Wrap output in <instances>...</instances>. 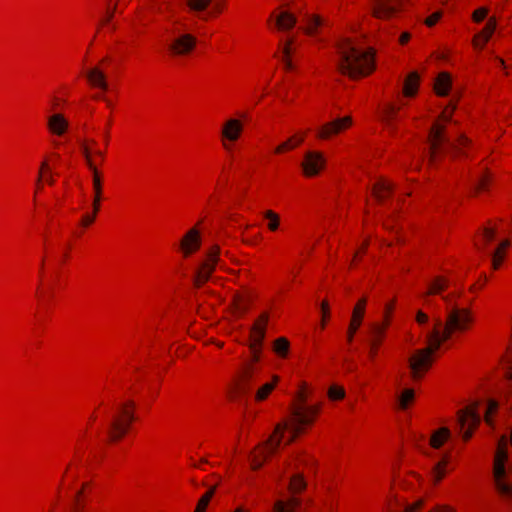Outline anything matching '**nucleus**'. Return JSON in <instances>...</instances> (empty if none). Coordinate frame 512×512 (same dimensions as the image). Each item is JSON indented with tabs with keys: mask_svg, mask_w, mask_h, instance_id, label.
Here are the masks:
<instances>
[{
	"mask_svg": "<svg viewBox=\"0 0 512 512\" xmlns=\"http://www.w3.org/2000/svg\"><path fill=\"white\" fill-rule=\"evenodd\" d=\"M443 300L448 305L445 321L436 319L433 330L427 335V347L416 351L408 360L411 377L414 380L420 379L429 369L433 361L432 355L442 343L453 334L466 331L472 321L467 309L451 304L450 296H443Z\"/></svg>",
	"mask_w": 512,
	"mask_h": 512,
	"instance_id": "1",
	"label": "nucleus"
},
{
	"mask_svg": "<svg viewBox=\"0 0 512 512\" xmlns=\"http://www.w3.org/2000/svg\"><path fill=\"white\" fill-rule=\"evenodd\" d=\"M317 413L318 408L315 406H296L292 411L291 420L278 423L275 426L273 434L260 446V452H253L251 454V468L253 470L260 469L267 455L277 451L284 437L285 430L291 432V436L286 441V444H291L295 438L302 433L303 426L310 425L314 421Z\"/></svg>",
	"mask_w": 512,
	"mask_h": 512,
	"instance_id": "2",
	"label": "nucleus"
},
{
	"mask_svg": "<svg viewBox=\"0 0 512 512\" xmlns=\"http://www.w3.org/2000/svg\"><path fill=\"white\" fill-rule=\"evenodd\" d=\"M376 51L355 47L350 40H343L338 46L337 71L351 80L370 76L376 69Z\"/></svg>",
	"mask_w": 512,
	"mask_h": 512,
	"instance_id": "3",
	"label": "nucleus"
},
{
	"mask_svg": "<svg viewBox=\"0 0 512 512\" xmlns=\"http://www.w3.org/2000/svg\"><path fill=\"white\" fill-rule=\"evenodd\" d=\"M267 323L268 314L263 313L250 329L249 348L251 351V360L246 362L239 372L238 390L241 394H245L249 391L250 384L258 371L256 363L260 360L261 347L266 335Z\"/></svg>",
	"mask_w": 512,
	"mask_h": 512,
	"instance_id": "4",
	"label": "nucleus"
},
{
	"mask_svg": "<svg viewBox=\"0 0 512 512\" xmlns=\"http://www.w3.org/2000/svg\"><path fill=\"white\" fill-rule=\"evenodd\" d=\"M135 403L131 400L117 406L108 424V435L111 441L120 440L129 430L134 421Z\"/></svg>",
	"mask_w": 512,
	"mask_h": 512,
	"instance_id": "5",
	"label": "nucleus"
},
{
	"mask_svg": "<svg viewBox=\"0 0 512 512\" xmlns=\"http://www.w3.org/2000/svg\"><path fill=\"white\" fill-rule=\"evenodd\" d=\"M205 219H198L178 239L177 252L182 256H193L201 251L204 241Z\"/></svg>",
	"mask_w": 512,
	"mask_h": 512,
	"instance_id": "6",
	"label": "nucleus"
},
{
	"mask_svg": "<svg viewBox=\"0 0 512 512\" xmlns=\"http://www.w3.org/2000/svg\"><path fill=\"white\" fill-rule=\"evenodd\" d=\"M428 164L438 166L445 159L448 152V138L446 132H441L438 126H431L428 137Z\"/></svg>",
	"mask_w": 512,
	"mask_h": 512,
	"instance_id": "7",
	"label": "nucleus"
},
{
	"mask_svg": "<svg viewBox=\"0 0 512 512\" xmlns=\"http://www.w3.org/2000/svg\"><path fill=\"white\" fill-rule=\"evenodd\" d=\"M245 131V122L239 118L224 120L219 130V142L226 152L232 151L235 144L241 140Z\"/></svg>",
	"mask_w": 512,
	"mask_h": 512,
	"instance_id": "8",
	"label": "nucleus"
},
{
	"mask_svg": "<svg viewBox=\"0 0 512 512\" xmlns=\"http://www.w3.org/2000/svg\"><path fill=\"white\" fill-rule=\"evenodd\" d=\"M198 44L196 35L183 33L172 38L167 45V54L171 59H187L191 57Z\"/></svg>",
	"mask_w": 512,
	"mask_h": 512,
	"instance_id": "9",
	"label": "nucleus"
},
{
	"mask_svg": "<svg viewBox=\"0 0 512 512\" xmlns=\"http://www.w3.org/2000/svg\"><path fill=\"white\" fill-rule=\"evenodd\" d=\"M354 125V119L351 115H345L333 119L319 126L315 132V138L319 141H329L335 137L347 132Z\"/></svg>",
	"mask_w": 512,
	"mask_h": 512,
	"instance_id": "10",
	"label": "nucleus"
},
{
	"mask_svg": "<svg viewBox=\"0 0 512 512\" xmlns=\"http://www.w3.org/2000/svg\"><path fill=\"white\" fill-rule=\"evenodd\" d=\"M503 222L500 219L488 220L480 227L473 237V245L478 252L484 253L489 250L495 241Z\"/></svg>",
	"mask_w": 512,
	"mask_h": 512,
	"instance_id": "11",
	"label": "nucleus"
},
{
	"mask_svg": "<svg viewBox=\"0 0 512 512\" xmlns=\"http://www.w3.org/2000/svg\"><path fill=\"white\" fill-rule=\"evenodd\" d=\"M326 168L324 153L317 150L304 153L300 162L301 175L306 179H313L321 175Z\"/></svg>",
	"mask_w": 512,
	"mask_h": 512,
	"instance_id": "12",
	"label": "nucleus"
},
{
	"mask_svg": "<svg viewBox=\"0 0 512 512\" xmlns=\"http://www.w3.org/2000/svg\"><path fill=\"white\" fill-rule=\"evenodd\" d=\"M477 405L474 404L470 407L461 410L458 414V424L462 432V437L465 441L469 440L472 436V431L479 425L481 416L477 410Z\"/></svg>",
	"mask_w": 512,
	"mask_h": 512,
	"instance_id": "13",
	"label": "nucleus"
},
{
	"mask_svg": "<svg viewBox=\"0 0 512 512\" xmlns=\"http://www.w3.org/2000/svg\"><path fill=\"white\" fill-rule=\"evenodd\" d=\"M81 150L89 169H99V167L104 164L106 150L101 149L96 140H84L81 145Z\"/></svg>",
	"mask_w": 512,
	"mask_h": 512,
	"instance_id": "14",
	"label": "nucleus"
},
{
	"mask_svg": "<svg viewBox=\"0 0 512 512\" xmlns=\"http://www.w3.org/2000/svg\"><path fill=\"white\" fill-rule=\"evenodd\" d=\"M406 0H374L372 15L375 18L388 20L404 10Z\"/></svg>",
	"mask_w": 512,
	"mask_h": 512,
	"instance_id": "15",
	"label": "nucleus"
},
{
	"mask_svg": "<svg viewBox=\"0 0 512 512\" xmlns=\"http://www.w3.org/2000/svg\"><path fill=\"white\" fill-rule=\"evenodd\" d=\"M268 22L273 23L278 31H288L295 26L297 20L291 12L283 8H276L271 13Z\"/></svg>",
	"mask_w": 512,
	"mask_h": 512,
	"instance_id": "16",
	"label": "nucleus"
},
{
	"mask_svg": "<svg viewBox=\"0 0 512 512\" xmlns=\"http://www.w3.org/2000/svg\"><path fill=\"white\" fill-rule=\"evenodd\" d=\"M86 79L91 89L98 90L97 93H106L108 91L107 76L100 65L91 68L86 74Z\"/></svg>",
	"mask_w": 512,
	"mask_h": 512,
	"instance_id": "17",
	"label": "nucleus"
},
{
	"mask_svg": "<svg viewBox=\"0 0 512 512\" xmlns=\"http://www.w3.org/2000/svg\"><path fill=\"white\" fill-rule=\"evenodd\" d=\"M394 192L393 183L385 178H380L374 182L371 188V195L378 203H384L390 199Z\"/></svg>",
	"mask_w": 512,
	"mask_h": 512,
	"instance_id": "18",
	"label": "nucleus"
},
{
	"mask_svg": "<svg viewBox=\"0 0 512 512\" xmlns=\"http://www.w3.org/2000/svg\"><path fill=\"white\" fill-rule=\"evenodd\" d=\"M497 27L495 17H490L480 32L474 35L472 45L476 49H483L491 39Z\"/></svg>",
	"mask_w": 512,
	"mask_h": 512,
	"instance_id": "19",
	"label": "nucleus"
},
{
	"mask_svg": "<svg viewBox=\"0 0 512 512\" xmlns=\"http://www.w3.org/2000/svg\"><path fill=\"white\" fill-rule=\"evenodd\" d=\"M306 138V132H297L287 138L285 141L278 144L274 150L273 154L276 156L284 155L290 153L300 147Z\"/></svg>",
	"mask_w": 512,
	"mask_h": 512,
	"instance_id": "20",
	"label": "nucleus"
},
{
	"mask_svg": "<svg viewBox=\"0 0 512 512\" xmlns=\"http://www.w3.org/2000/svg\"><path fill=\"white\" fill-rule=\"evenodd\" d=\"M47 130L53 136L62 137L69 130V121L61 113L52 114L47 119Z\"/></svg>",
	"mask_w": 512,
	"mask_h": 512,
	"instance_id": "21",
	"label": "nucleus"
},
{
	"mask_svg": "<svg viewBox=\"0 0 512 512\" xmlns=\"http://www.w3.org/2000/svg\"><path fill=\"white\" fill-rule=\"evenodd\" d=\"M452 88V77L447 71L440 72L433 84V91L438 97H446Z\"/></svg>",
	"mask_w": 512,
	"mask_h": 512,
	"instance_id": "22",
	"label": "nucleus"
},
{
	"mask_svg": "<svg viewBox=\"0 0 512 512\" xmlns=\"http://www.w3.org/2000/svg\"><path fill=\"white\" fill-rule=\"evenodd\" d=\"M51 156H45L40 163L36 190H40L45 184L53 185L54 179L50 165Z\"/></svg>",
	"mask_w": 512,
	"mask_h": 512,
	"instance_id": "23",
	"label": "nucleus"
},
{
	"mask_svg": "<svg viewBox=\"0 0 512 512\" xmlns=\"http://www.w3.org/2000/svg\"><path fill=\"white\" fill-rule=\"evenodd\" d=\"M420 75L417 71L408 73L403 82L402 94L407 98H414L417 96L420 87Z\"/></svg>",
	"mask_w": 512,
	"mask_h": 512,
	"instance_id": "24",
	"label": "nucleus"
},
{
	"mask_svg": "<svg viewBox=\"0 0 512 512\" xmlns=\"http://www.w3.org/2000/svg\"><path fill=\"white\" fill-rule=\"evenodd\" d=\"M493 182H494L493 173L490 170L485 169L481 173L478 181L476 182L473 192H472V195L475 197H479L481 195L489 193V191L491 190V187L493 185Z\"/></svg>",
	"mask_w": 512,
	"mask_h": 512,
	"instance_id": "25",
	"label": "nucleus"
},
{
	"mask_svg": "<svg viewBox=\"0 0 512 512\" xmlns=\"http://www.w3.org/2000/svg\"><path fill=\"white\" fill-rule=\"evenodd\" d=\"M365 305H366V299L363 298L354 307L351 323H350V326L348 329V335H347L348 342H351L353 340L354 333L357 331V329L359 328V326L361 324V320H362L364 310H365Z\"/></svg>",
	"mask_w": 512,
	"mask_h": 512,
	"instance_id": "26",
	"label": "nucleus"
},
{
	"mask_svg": "<svg viewBox=\"0 0 512 512\" xmlns=\"http://www.w3.org/2000/svg\"><path fill=\"white\" fill-rule=\"evenodd\" d=\"M295 51L294 47V39L289 38L287 39L278 49V56L281 59L282 63L284 64V68L287 71H290L293 69V63H292V55Z\"/></svg>",
	"mask_w": 512,
	"mask_h": 512,
	"instance_id": "27",
	"label": "nucleus"
},
{
	"mask_svg": "<svg viewBox=\"0 0 512 512\" xmlns=\"http://www.w3.org/2000/svg\"><path fill=\"white\" fill-rule=\"evenodd\" d=\"M472 141L465 135H460L453 145L451 146L452 159H461L468 157V150L470 149Z\"/></svg>",
	"mask_w": 512,
	"mask_h": 512,
	"instance_id": "28",
	"label": "nucleus"
},
{
	"mask_svg": "<svg viewBox=\"0 0 512 512\" xmlns=\"http://www.w3.org/2000/svg\"><path fill=\"white\" fill-rule=\"evenodd\" d=\"M218 258H207L206 261L202 262L195 270L194 281L195 284L200 286L206 280H208L209 275L217 264Z\"/></svg>",
	"mask_w": 512,
	"mask_h": 512,
	"instance_id": "29",
	"label": "nucleus"
},
{
	"mask_svg": "<svg viewBox=\"0 0 512 512\" xmlns=\"http://www.w3.org/2000/svg\"><path fill=\"white\" fill-rule=\"evenodd\" d=\"M241 240L250 246L258 245L262 240V234L255 225L247 224L242 230Z\"/></svg>",
	"mask_w": 512,
	"mask_h": 512,
	"instance_id": "30",
	"label": "nucleus"
},
{
	"mask_svg": "<svg viewBox=\"0 0 512 512\" xmlns=\"http://www.w3.org/2000/svg\"><path fill=\"white\" fill-rule=\"evenodd\" d=\"M93 174V202L101 204L103 197V174L99 169H90Z\"/></svg>",
	"mask_w": 512,
	"mask_h": 512,
	"instance_id": "31",
	"label": "nucleus"
},
{
	"mask_svg": "<svg viewBox=\"0 0 512 512\" xmlns=\"http://www.w3.org/2000/svg\"><path fill=\"white\" fill-rule=\"evenodd\" d=\"M403 105L400 103H386L383 105L381 110V118L387 124H391L398 116Z\"/></svg>",
	"mask_w": 512,
	"mask_h": 512,
	"instance_id": "32",
	"label": "nucleus"
},
{
	"mask_svg": "<svg viewBox=\"0 0 512 512\" xmlns=\"http://www.w3.org/2000/svg\"><path fill=\"white\" fill-rule=\"evenodd\" d=\"M456 110V106L453 104H448L438 118L434 121L432 126H438L441 129V132H446L447 124L450 122L454 112Z\"/></svg>",
	"mask_w": 512,
	"mask_h": 512,
	"instance_id": "33",
	"label": "nucleus"
},
{
	"mask_svg": "<svg viewBox=\"0 0 512 512\" xmlns=\"http://www.w3.org/2000/svg\"><path fill=\"white\" fill-rule=\"evenodd\" d=\"M323 25V19L317 14H311L306 17V24L303 28L304 33L314 36L318 33L319 28Z\"/></svg>",
	"mask_w": 512,
	"mask_h": 512,
	"instance_id": "34",
	"label": "nucleus"
},
{
	"mask_svg": "<svg viewBox=\"0 0 512 512\" xmlns=\"http://www.w3.org/2000/svg\"><path fill=\"white\" fill-rule=\"evenodd\" d=\"M262 217L267 222V229L269 232L274 233L279 230L281 218L276 211L268 209L263 212Z\"/></svg>",
	"mask_w": 512,
	"mask_h": 512,
	"instance_id": "35",
	"label": "nucleus"
},
{
	"mask_svg": "<svg viewBox=\"0 0 512 512\" xmlns=\"http://www.w3.org/2000/svg\"><path fill=\"white\" fill-rule=\"evenodd\" d=\"M101 209V204H97L92 202V210L82 215L79 226L81 228L87 229L92 226L96 220V217Z\"/></svg>",
	"mask_w": 512,
	"mask_h": 512,
	"instance_id": "36",
	"label": "nucleus"
},
{
	"mask_svg": "<svg viewBox=\"0 0 512 512\" xmlns=\"http://www.w3.org/2000/svg\"><path fill=\"white\" fill-rule=\"evenodd\" d=\"M299 504V499L292 496L287 501L278 500L276 501L273 512H296L294 509Z\"/></svg>",
	"mask_w": 512,
	"mask_h": 512,
	"instance_id": "37",
	"label": "nucleus"
},
{
	"mask_svg": "<svg viewBox=\"0 0 512 512\" xmlns=\"http://www.w3.org/2000/svg\"><path fill=\"white\" fill-rule=\"evenodd\" d=\"M449 285V280L443 276H437L429 285V290L426 295L440 294Z\"/></svg>",
	"mask_w": 512,
	"mask_h": 512,
	"instance_id": "38",
	"label": "nucleus"
},
{
	"mask_svg": "<svg viewBox=\"0 0 512 512\" xmlns=\"http://www.w3.org/2000/svg\"><path fill=\"white\" fill-rule=\"evenodd\" d=\"M449 436L450 431L448 428H440L433 433L430 444L433 448H440Z\"/></svg>",
	"mask_w": 512,
	"mask_h": 512,
	"instance_id": "39",
	"label": "nucleus"
},
{
	"mask_svg": "<svg viewBox=\"0 0 512 512\" xmlns=\"http://www.w3.org/2000/svg\"><path fill=\"white\" fill-rule=\"evenodd\" d=\"M151 8L158 14H169L173 11L172 3L169 0H151Z\"/></svg>",
	"mask_w": 512,
	"mask_h": 512,
	"instance_id": "40",
	"label": "nucleus"
},
{
	"mask_svg": "<svg viewBox=\"0 0 512 512\" xmlns=\"http://www.w3.org/2000/svg\"><path fill=\"white\" fill-rule=\"evenodd\" d=\"M383 228L395 235H399L402 227L398 216H390L383 222Z\"/></svg>",
	"mask_w": 512,
	"mask_h": 512,
	"instance_id": "41",
	"label": "nucleus"
},
{
	"mask_svg": "<svg viewBox=\"0 0 512 512\" xmlns=\"http://www.w3.org/2000/svg\"><path fill=\"white\" fill-rule=\"evenodd\" d=\"M212 0H186V5L192 12H203L211 4Z\"/></svg>",
	"mask_w": 512,
	"mask_h": 512,
	"instance_id": "42",
	"label": "nucleus"
},
{
	"mask_svg": "<svg viewBox=\"0 0 512 512\" xmlns=\"http://www.w3.org/2000/svg\"><path fill=\"white\" fill-rule=\"evenodd\" d=\"M227 10V0H212L210 16L217 18Z\"/></svg>",
	"mask_w": 512,
	"mask_h": 512,
	"instance_id": "43",
	"label": "nucleus"
},
{
	"mask_svg": "<svg viewBox=\"0 0 512 512\" xmlns=\"http://www.w3.org/2000/svg\"><path fill=\"white\" fill-rule=\"evenodd\" d=\"M512 241L510 239L501 240L493 250L491 256H506L511 252Z\"/></svg>",
	"mask_w": 512,
	"mask_h": 512,
	"instance_id": "44",
	"label": "nucleus"
},
{
	"mask_svg": "<svg viewBox=\"0 0 512 512\" xmlns=\"http://www.w3.org/2000/svg\"><path fill=\"white\" fill-rule=\"evenodd\" d=\"M306 487V483L305 481L303 480V477L302 475L300 474H296L294 475L291 479H290V482H289V490L292 492V493H298L302 490H304Z\"/></svg>",
	"mask_w": 512,
	"mask_h": 512,
	"instance_id": "45",
	"label": "nucleus"
},
{
	"mask_svg": "<svg viewBox=\"0 0 512 512\" xmlns=\"http://www.w3.org/2000/svg\"><path fill=\"white\" fill-rule=\"evenodd\" d=\"M289 341L284 338L280 337L275 340L274 342V351L281 357H286L289 350Z\"/></svg>",
	"mask_w": 512,
	"mask_h": 512,
	"instance_id": "46",
	"label": "nucleus"
},
{
	"mask_svg": "<svg viewBox=\"0 0 512 512\" xmlns=\"http://www.w3.org/2000/svg\"><path fill=\"white\" fill-rule=\"evenodd\" d=\"M387 325H388L387 322L383 325L377 324V323L371 325V334L374 337L373 342H372L373 345H378L380 343L381 338L384 335V331H385V328L387 327Z\"/></svg>",
	"mask_w": 512,
	"mask_h": 512,
	"instance_id": "47",
	"label": "nucleus"
},
{
	"mask_svg": "<svg viewBox=\"0 0 512 512\" xmlns=\"http://www.w3.org/2000/svg\"><path fill=\"white\" fill-rule=\"evenodd\" d=\"M276 381L277 378L275 377V380L273 382H268L261 386L255 395L256 400H264L269 395V393L274 389Z\"/></svg>",
	"mask_w": 512,
	"mask_h": 512,
	"instance_id": "48",
	"label": "nucleus"
},
{
	"mask_svg": "<svg viewBox=\"0 0 512 512\" xmlns=\"http://www.w3.org/2000/svg\"><path fill=\"white\" fill-rule=\"evenodd\" d=\"M414 399V391L412 389H405L399 396V405L402 409H406L408 404Z\"/></svg>",
	"mask_w": 512,
	"mask_h": 512,
	"instance_id": "49",
	"label": "nucleus"
},
{
	"mask_svg": "<svg viewBox=\"0 0 512 512\" xmlns=\"http://www.w3.org/2000/svg\"><path fill=\"white\" fill-rule=\"evenodd\" d=\"M214 489L207 491L199 500L195 512H204L211 497L213 496Z\"/></svg>",
	"mask_w": 512,
	"mask_h": 512,
	"instance_id": "50",
	"label": "nucleus"
},
{
	"mask_svg": "<svg viewBox=\"0 0 512 512\" xmlns=\"http://www.w3.org/2000/svg\"><path fill=\"white\" fill-rule=\"evenodd\" d=\"M489 13V9L487 7H480L473 11L472 13V20L475 23L482 22Z\"/></svg>",
	"mask_w": 512,
	"mask_h": 512,
	"instance_id": "51",
	"label": "nucleus"
},
{
	"mask_svg": "<svg viewBox=\"0 0 512 512\" xmlns=\"http://www.w3.org/2000/svg\"><path fill=\"white\" fill-rule=\"evenodd\" d=\"M498 409V403L495 400H489L487 403L486 411H485V421L491 425V414H493Z\"/></svg>",
	"mask_w": 512,
	"mask_h": 512,
	"instance_id": "52",
	"label": "nucleus"
},
{
	"mask_svg": "<svg viewBox=\"0 0 512 512\" xmlns=\"http://www.w3.org/2000/svg\"><path fill=\"white\" fill-rule=\"evenodd\" d=\"M328 395L331 400H340L344 398L345 391L342 387L331 386L328 391Z\"/></svg>",
	"mask_w": 512,
	"mask_h": 512,
	"instance_id": "53",
	"label": "nucleus"
},
{
	"mask_svg": "<svg viewBox=\"0 0 512 512\" xmlns=\"http://www.w3.org/2000/svg\"><path fill=\"white\" fill-rule=\"evenodd\" d=\"M113 123H114V118H113L112 113H111L110 116L108 117L107 121H106L105 130H104V143H105V146H108V144L110 142V137H111L110 133H111V129H112Z\"/></svg>",
	"mask_w": 512,
	"mask_h": 512,
	"instance_id": "54",
	"label": "nucleus"
},
{
	"mask_svg": "<svg viewBox=\"0 0 512 512\" xmlns=\"http://www.w3.org/2000/svg\"><path fill=\"white\" fill-rule=\"evenodd\" d=\"M446 464V460L445 461H441L439 463H437L434 468H433V474H434V478H435V481L438 482L442 479V477L444 476L445 474V470H444V466Z\"/></svg>",
	"mask_w": 512,
	"mask_h": 512,
	"instance_id": "55",
	"label": "nucleus"
},
{
	"mask_svg": "<svg viewBox=\"0 0 512 512\" xmlns=\"http://www.w3.org/2000/svg\"><path fill=\"white\" fill-rule=\"evenodd\" d=\"M442 17V13L440 11H436L434 13H432L431 15H429L424 23L427 27H433L434 25H436L439 20L441 19Z\"/></svg>",
	"mask_w": 512,
	"mask_h": 512,
	"instance_id": "56",
	"label": "nucleus"
},
{
	"mask_svg": "<svg viewBox=\"0 0 512 512\" xmlns=\"http://www.w3.org/2000/svg\"><path fill=\"white\" fill-rule=\"evenodd\" d=\"M93 99L94 100H101V101H104L105 104H106V107L108 109L111 110V112L114 110L115 108V102L113 100H111L110 98L106 97L105 93H96L94 96H93Z\"/></svg>",
	"mask_w": 512,
	"mask_h": 512,
	"instance_id": "57",
	"label": "nucleus"
},
{
	"mask_svg": "<svg viewBox=\"0 0 512 512\" xmlns=\"http://www.w3.org/2000/svg\"><path fill=\"white\" fill-rule=\"evenodd\" d=\"M370 245V238H365L358 249L356 250L354 256H362L368 251V247Z\"/></svg>",
	"mask_w": 512,
	"mask_h": 512,
	"instance_id": "58",
	"label": "nucleus"
},
{
	"mask_svg": "<svg viewBox=\"0 0 512 512\" xmlns=\"http://www.w3.org/2000/svg\"><path fill=\"white\" fill-rule=\"evenodd\" d=\"M83 494V488L79 491H77L75 498H74V508L73 512H81L84 508V505L80 502V497Z\"/></svg>",
	"mask_w": 512,
	"mask_h": 512,
	"instance_id": "59",
	"label": "nucleus"
},
{
	"mask_svg": "<svg viewBox=\"0 0 512 512\" xmlns=\"http://www.w3.org/2000/svg\"><path fill=\"white\" fill-rule=\"evenodd\" d=\"M221 252L222 251H221L220 245L217 243H214L209 246L206 256H220Z\"/></svg>",
	"mask_w": 512,
	"mask_h": 512,
	"instance_id": "60",
	"label": "nucleus"
},
{
	"mask_svg": "<svg viewBox=\"0 0 512 512\" xmlns=\"http://www.w3.org/2000/svg\"><path fill=\"white\" fill-rule=\"evenodd\" d=\"M423 505L422 500H417L413 504L407 505L405 507V512H417Z\"/></svg>",
	"mask_w": 512,
	"mask_h": 512,
	"instance_id": "61",
	"label": "nucleus"
},
{
	"mask_svg": "<svg viewBox=\"0 0 512 512\" xmlns=\"http://www.w3.org/2000/svg\"><path fill=\"white\" fill-rule=\"evenodd\" d=\"M411 40V34L409 32H403L400 34L399 36V39H398V43L401 45V46H405L409 43V41Z\"/></svg>",
	"mask_w": 512,
	"mask_h": 512,
	"instance_id": "62",
	"label": "nucleus"
},
{
	"mask_svg": "<svg viewBox=\"0 0 512 512\" xmlns=\"http://www.w3.org/2000/svg\"><path fill=\"white\" fill-rule=\"evenodd\" d=\"M235 306H236V309L241 313L245 312V310L247 308L246 304L244 303V300L241 297L235 298Z\"/></svg>",
	"mask_w": 512,
	"mask_h": 512,
	"instance_id": "63",
	"label": "nucleus"
},
{
	"mask_svg": "<svg viewBox=\"0 0 512 512\" xmlns=\"http://www.w3.org/2000/svg\"><path fill=\"white\" fill-rule=\"evenodd\" d=\"M326 244H327V243H326V241H324V240H320V241H318V242L314 245V247H313V252H314V253H317V254H323V253H324V251H323V249H322V248H323L324 246H326Z\"/></svg>",
	"mask_w": 512,
	"mask_h": 512,
	"instance_id": "64",
	"label": "nucleus"
}]
</instances>
